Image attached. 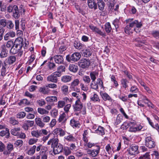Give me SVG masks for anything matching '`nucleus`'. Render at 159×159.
<instances>
[{
	"mask_svg": "<svg viewBox=\"0 0 159 159\" xmlns=\"http://www.w3.org/2000/svg\"><path fill=\"white\" fill-rule=\"evenodd\" d=\"M66 104L65 101H59L58 102L57 108H60L64 107Z\"/></svg>",
	"mask_w": 159,
	"mask_h": 159,
	"instance_id": "62",
	"label": "nucleus"
},
{
	"mask_svg": "<svg viewBox=\"0 0 159 159\" xmlns=\"http://www.w3.org/2000/svg\"><path fill=\"white\" fill-rule=\"evenodd\" d=\"M47 134L48 132L47 130L45 129L33 130L31 132L32 135L33 137L36 138H39L44 135H47Z\"/></svg>",
	"mask_w": 159,
	"mask_h": 159,
	"instance_id": "5",
	"label": "nucleus"
},
{
	"mask_svg": "<svg viewBox=\"0 0 159 159\" xmlns=\"http://www.w3.org/2000/svg\"><path fill=\"white\" fill-rule=\"evenodd\" d=\"M10 52L13 54H16L18 53V57H21L23 54V51L22 50V49L18 46L14 44L13 46L11 47Z\"/></svg>",
	"mask_w": 159,
	"mask_h": 159,
	"instance_id": "6",
	"label": "nucleus"
},
{
	"mask_svg": "<svg viewBox=\"0 0 159 159\" xmlns=\"http://www.w3.org/2000/svg\"><path fill=\"white\" fill-rule=\"evenodd\" d=\"M81 53L83 56L85 57H88L91 56L92 52L90 48H87L82 50Z\"/></svg>",
	"mask_w": 159,
	"mask_h": 159,
	"instance_id": "18",
	"label": "nucleus"
},
{
	"mask_svg": "<svg viewBox=\"0 0 159 159\" xmlns=\"http://www.w3.org/2000/svg\"><path fill=\"white\" fill-rule=\"evenodd\" d=\"M64 138L66 140L69 141H75L76 140L75 138L73 137V135L70 134H69L68 136H65Z\"/></svg>",
	"mask_w": 159,
	"mask_h": 159,
	"instance_id": "42",
	"label": "nucleus"
},
{
	"mask_svg": "<svg viewBox=\"0 0 159 159\" xmlns=\"http://www.w3.org/2000/svg\"><path fill=\"white\" fill-rule=\"evenodd\" d=\"M88 4L90 8L93 9L95 10L97 8V3L95 0H88Z\"/></svg>",
	"mask_w": 159,
	"mask_h": 159,
	"instance_id": "19",
	"label": "nucleus"
},
{
	"mask_svg": "<svg viewBox=\"0 0 159 159\" xmlns=\"http://www.w3.org/2000/svg\"><path fill=\"white\" fill-rule=\"evenodd\" d=\"M96 148L94 149H88L87 151V154L90 157H97L100 152V147L99 145L96 146Z\"/></svg>",
	"mask_w": 159,
	"mask_h": 159,
	"instance_id": "4",
	"label": "nucleus"
},
{
	"mask_svg": "<svg viewBox=\"0 0 159 159\" xmlns=\"http://www.w3.org/2000/svg\"><path fill=\"white\" fill-rule=\"evenodd\" d=\"M12 13V16L16 19H18L20 17V15L18 8L15 11Z\"/></svg>",
	"mask_w": 159,
	"mask_h": 159,
	"instance_id": "49",
	"label": "nucleus"
},
{
	"mask_svg": "<svg viewBox=\"0 0 159 159\" xmlns=\"http://www.w3.org/2000/svg\"><path fill=\"white\" fill-rule=\"evenodd\" d=\"M39 91L40 92L43 93V94H47L49 93V91L48 88H46L45 87H41L39 88Z\"/></svg>",
	"mask_w": 159,
	"mask_h": 159,
	"instance_id": "61",
	"label": "nucleus"
},
{
	"mask_svg": "<svg viewBox=\"0 0 159 159\" xmlns=\"http://www.w3.org/2000/svg\"><path fill=\"white\" fill-rule=\"evenodd\" d=\"M38 112L41 115L47 114L48 113V111L44 108H39L38 110Z\"/></svg>",
	"mask_w": 159,
	"mask_h": 159,
	"instance_id": "48",
	"label": "nucleus"
},
{
	"mask_svg": "<svg viewBox=\"0 0 159 159\" xmlns=\"http://www.w3.org/2000/svg\"><path fill=\"white\" fill-rule=\"evenodd\" d=\"M47 67L49 70H53L56 68V65L53 62H48L47 63Z\"/></svg>",
	"mask_w": 159,
	"mask_h": 159,
	"instance_id": "40",
	"label": "nucleus"
},
{
	"mask_svg": "<svg viewBox=\"0 0 159 159\" xmlns=\"http://www.w3.org/2000/svg\"><path fill=\"white\" fill-rule=\"evenodd\" d=\"M120 21L119 19L116 18L112 22V24L114 25L116 31L119 27Z\"/></svg>",
	"mask_w": 159,
	"mask_h": 159,
	"instance_id": "47",
	"label": "nucleus"
},
{
	"mask_svg": "<svg viewBox=\"0 0 159 159\" xmlns=\"http://www.w3.org/2000/svg\"><path fill=\"white\" fill-rule=\"evenodd\" d=\"M90 132V130L89 129L85 130L84 131V133L82 135L83 137L82 139L83 141H85V140L88 139L89 135Z\"/></svg>",
	"mask_w": 159,
	"mask_h": 159,
	"instance_id": "36",
	"label": "nucleus"
},
{
	"mask_svg": "<svg viewBox=\"0 0 159 159\" xmlns=\"http://www.w3.org/2000/svg\"><path fill=\"white\" fill-rule=\"evenodd\" d=\"M65 67L64 66L61 65L58 66L57 69V70L55 72L59 77L61 76L62 73L65 71Z\"/></svg>",
	"mask_w": 159,
	"mask_h": 159,
	"instance_id": "25",
	"label": "nucleus"
},
{
	"mask_svg": "<svg viewBox=\"0 0 159 159\" xmlns=\"http://www.w3.org/2000/svg\"><path fill=\"white\" fill-rule=\"evenodd\" d=\"M18 104L20 106H21L23 105H28L30 104V102L26 99H23L20 101V102L18 103Z\"/></svg>",
	"mask_w": 159,
	"mask_h": 159,
	"instance_id": "41",
	"label": "nucleus"
},
{
	"mask_svg": "<svg viewBox=\"0 0 159 159\" xmlns=\"http://www.w3.org/2000/svg\"><path fill=\"white\" fill-rule=\"evenodd\" d=\"M126 22L130 25L132 28H136L138 29L142 26V23L141 22H139L138 20L133 21V19H129L126 20Z\"/></svg>",
	"mask_w": 159,
	"mask_h": 159,
	"instance_id": "3",
	"label": "nucleus"
},
{
	"mask_svg": "<svg viewBox=\"0 0 159 159\" xmlns=\"http://www.w3.org/2000/svg\"><path fill=\"white\" fill-rule=\"evenodd\" d=\"M98 73L95 71L91 72L90 73V75L92 80V82H94L96 79V75Z\"/></svg>",
	"mask_w": 159,
	"mask_h": 159,
	"instance_id": "51",
	"label": "nucleus"
},
{
	"mask_svg": "<svg viewBox=\"0 0 159 159\" xmlns=\"http://www.w3.org/2000/svg\"><path fill=\"white\" fill-rule=\"evenodd\" d=\"M81 57L80 54L78 52H75L71 55H68L66 56V60L69 62H76L79 61Z\"/></svg>",
	"mask_w": 159,
	"mask_h": 159,
	"instance_id": "1",
	"label": "nucleus"
},
{
	"mask_svg": "<svg viewBox=\"0 0 159 159\" xmlns=\"http://www.w3.org/2000/svg\"><path fill=\"white\" fill-rule=\"evenodd\" d=\"M145 140V145L149 148H153L155 146V142L151 137H147Z\"/></svg>",
	"mask_w": 159,
	"mask_h": 159,
	"instance_id": "7",
	"label": "nucleus"
},
{
	"mask_svg": "<svg viewBox=\"0 0 159 159\" xmlns=\"http://www.w3.org/2000/svg\"><path fill=\"white\" fill-rule=\"evenodd\" d=\"M36 148L35 145L33 146L28 152V154L30 155H33L35 152Z\"/></svg>",
	"mask_w": 159,
	"mask_h": 159,
	"instance_id": "60",
	"label": "nucleus"
},
{
	"mask_svg": "<svg viewBox=\"0 0 159 159\" xmlns=\"http://www.w3.org/2000/svg\"><path fill=\"white\" fill-rule=\"evenodd\" d=\"M111 80L113 82V85L116 87H117L119 84L117 81L116 80V77L114 75H112L111 77Z\"/></svg>",
	"mask_w": 159,
	"mask_h": 159,
	"instance_id": "54",
	"label": "nucleus"
},
{
	"mask_svg": "<svg viewBox=\"0 0 159 159\" xmlns=\"http://www.w3.org/2000/svg\"><path fill=\"white\" fill-rule=\"evenodd\" d=\"M61 90L62 93L65 95L68 94V87L66 85H64L61 87Z\"/></svg>",
	"mask_w": 159,
	"mask_h": 159,
	"instance_id": "45",
	"label": "nucleus"
},
{
	"mask_svg": "<svg viewBox=\"0 0 159 159\" xmlns=\"http://www.w3.org/2000/svg\"><path fill=\"white\" fill-rule=\"evenodd\" d=\"M35 59V55L33 53L29 57V60L27 61V63L29 65H30L33 62Z\"/></svg>",
	"mask_w": 159,
	"mask_h": 159,
	"instance_id": "50",
	"label": "nucleus"
},
{
	"mask_svg": "<svg viewBox=\"0 0 159 159\" xmlns=\"http://www.w3.org/2000/svg\"><path fill=\"white\" fill-rule=\"evenodd\" d=\"M9 122L13 125H17L18 123V122L13 117H11L9 118Z\"/></svg>",
	"mask_w": 159,
	"mask_h": 159,
	"instance_id": "59",
	"label": "nucleus"
},
{
	"mask_svg": "<svg viewBox=\"0 0 159 159\" xmlns=\"http://www.w3.org/2000/svg\"><path fill=\"white\" fill-rule=\"evenodd\" d=\"M26 114L25 112H20L16 114V117L17 118L22 119L24 118L26 116Z\"/></svg>",
	"mask_w": 159,
	"mask_h": 159,
	"instance_id": "56",
	"label": "nucleus"
},
{
	"mask_svg": "<svg viewBox=\"0 0 159 159\" xmlns=\"http://www.w3.org/2000/svg\"><path fill=\"white\" fill-rule=\"evenodd\" d=\"M72 79L71 76L69 75H64L61 77V80L64 83L70 82Z\"/></svg>",
	"mask_w": 159,
	"mask_h": 159,
	"instance_id": "38",
	"label": "nucleus"
},
{
	"mask_svg": "<svg viewBox=\"0 0 159 159\" xmlns=\"http://www.w3.org/2000/svg\"><path fill=\"white\" fill-rule=\"evenodd\" d=\"M97 6L99 9L102 11H103L105 9V4L102 0H99L97 2Z\"/></svg>",
	"mask_w": 159,
	"mask_h": 159,
	"instance_id": "23",
	"label": "nucleus"
},
{
	"mask_svg": "<svg viewBox=\"0 0 159 159\" xmlns=\"http://www.w3.org/2000/svg\"><path fill=\"white\" fill-rule=\"evenodd\" d=\"M64 153L66 156H68L70 154L71 152L69 148L68 147H65L63 148Z\"/></svg>",
	"mask_w": 159,
	"mask_h": 159,
	"instance_id": "55",
	"label": "nucleus"
},
{
	"mask_svg": "<svg viewBox=\"0 0 159 159\" xmlns=\"http://www.w3.org/2000/svg\"><path fill=\"white\" fill-rule=\"evenodd\" d=\"M52 58L54 61L57 64H61L63 63L64 59L61 55H55L52 57Z\"/></svg>",
	"mask_w": 159,
	"mask_h": 159,
	"instance_id": "13",
	"label": "nucleus"
},
{
	"mask_svg": "<svg viewBox=\"0 0 159 159\" xmlns=\"http://www.w3.org/2000/svg\"><path fill=\"white\" fill-rule=\"evenodd\" d=\"M51 113L52 116L54 118H56L58 115V110L55 109H54L51 111Z\"/></svg>",
	"mask_w": 159,
	"mask_h": 159,
	"instance_id": "63",
	"label": "nucleus"
},
{
	"mask_svg": "<svg viewBox=\"0 0 159 159\" xmlns=\"http://www.w3.org/2000/svg\"><path fill=\"white\" fill-rule=\"evenodd\" d=\"M135 31L137 33H139L140 31L138 29H136V28H134L133 29L130 26V25L128 24L125 28V32L127 34H132L134 31Z\"/></svg>",
	"mask_w": 159,
	"mask_h": 159,
	"instance_id": "11",
	"label": "nucleus"
},
{
	"mask_svg": "<svg viewBox=\"0 0 159 159\" xmlns=\"http://www.w3.org/2000/svg\"><path fill=\"white\" fill-rule=\"evenodd\" d=\"M23 142L21 140H16L14 143V145L16 147L19 146L20 147L22 146Z\"/></svg>",
	"mask_w": 159,
	"mask_h": 159,
	"instance_id": "64",
	"label": "nucleus"
},
{
	"mask_svg": "<svg viewBox=\"0 0 159 159\" xmlns=\"http://www.w3.org/2000/svg\"><path fill=\"white\" fill-rule=\"evenodd\" d=\"M129 90L131 93H136L139 92V90L137 86H133L131 87Z\"/></svg>",
	"mask_w": 159,
	"mask_h": 159,
	"instance_id": "58",
	"label": "nucleus"
},
{
	"mask_svg": "<svg viewBox=\"0 0 159 159\" xmlns=\"http://www.w3.org/2000/svg\"><path fill=\"white\" fill-rule=\"evenodd\" d=\"M100 94L104 101L108 100L111 102L112 101V99L107 93L101 92Z\"/></svg>",
	"mask_w": 159,
	"mask_h": 159,
	"instance_id": "26",
	"label": "nucleus"
},
{
	"mask_svg": "<svg viewBox=\"0 0 159 159\" xmlns=\"http://www.w3.org/2000/svg\"><path fill=\"white\" fill-rule=\"evenodd\" d=\"M90 99L91 101L93 102H100V101L98 95L95 93L93 95H91Z\"/></svg>",
	"mask_w": 159,
	"mask_h": 159,
	"instance_id": "32",
	"label": "nucleus"
},
{
	"mask_svg": "<svg viewBox=\"0 0 159 159\" xmlns=\"http://www.w3.org/2000/svg\"><path fill=\"white\" fill-rule=\"evenodd\" d=\"M53 132L57 135L63 136L65 134V132L61 128H58L55 129Z\"/></svg>",
	"mask_w": 159,
	"mask_h": 159,
	"instance_id": "22",
	"label": "nucleus"
},
{
	"mask_svg": "<svg viewBox=\"0 0 159 159\" xmlns=\"http://www.w3.org/2000/svg\"><path fill=\"white\" fill-rule=\"evenodd\" d=\"M10 133L9 129L6 128L5 130H2L0 132V136L3 137L6 135L5 137L7 139L10 137Z\"/></svg>",
	"mask_w": 159,
	"mask_h": 159,
	"instance_id": "27",
	"label": "nucleus"
},
{
	"mask_svg": "<svg viewBox=\"0 0 159 159\" xmlns=\"http://www.w3.org/2000/svg\"><path fill=\"white\" fill-rule=\"evenodd\" d=\"M138 159H151L150 155L148 152H146L145 154L142 155Z\"/></svg>",
	"mask_w": 159,
	"mask_h": 159,
	"instance_id": "53",
	"label": "nucleus"
},
{
	"mask_svg": "<svg viewBox=\"0 0 159 159\" xmlns=\"http://www.w3.org/2000/svg\"><path fill=\"white\" fill-rule=\"evenodd\" d=\"M15 29L17 30V35L19 37H22L23 35V32L19 30V21L18 20L15 21Z\"/></svg>",
	"mask_w": 159,
	"mask_h": 159,
	"instance_id": "16",
	"label": "nucleus"
},
{
	"mask_svg": "<svg viewBox=\"0 0 159 159\" xmlns=\"http://www.w3.org/2000/svg\"><path fill=\"white\" fill-rule=\"evenodd\" d=\"M67 120V117L65 113L63 112L62 114L60 115L59 118L58 120L59 122H62V123L65 122Z\"/></svg>",
	"mask_w": 159,
	"mask_h": 159,
	"instance_id": "30",
	"label": "nucleus"
},
{
	"mask_svg": "<svg viewBox=\"0 0 159 159\" xmlns=\"http://www.w3.org/2000/svg\"><path fill=\"white\" fill-rule=\"evenodd\" d=\"M58 140H55L53 142L52 145L53 146L52 148L53 149V152L56 155L62 152L63 150V146L60 143H58Z\"/></svg>",
	"mask_w": 159,
	"mask_h": 159,
	"instance_id": "2",
	"label": "nucleus"
},
{
	"mask_svg": "<svg viewBox=\"0 0 159 159\" xmlns=\"http://www.w3.org/2000/svg\"><path fill=\"white\" fill-rule=\"evenodd\" d=\"M48 148L42 145L41 150L40 151V154L42 155L41 159H47L48 152Z\"/></svg>",
	"mask_w": 159,
	"mask_h": 159,
	"instance_id": "15",
	"label": "nucleus"
},
{
	"mask_svg": "<svg viewBox=\"0 0 159 159\" xmlns=\"http://www.w3.org/2000/svg\"><path fill=\"white\" fill-rule=\"evenodd\" d=\"M18 8V7L16 5H10L7 7V11L9 13H13Z\"/></svg>",
	"mask_w": 159,
	"mask_h": 159,
	"instance_id": "35",
	"label": "nucleus"
},
{
	"mask_svg": "<svg viewBox=\"0 0 159 159\" xmlns=\"http://www.w3.org/2000/svg\"><path fill=\"white\" fill-rule=\"evenodd\" d=\"M134 41L135 45L137 47H142L145 44V43L142 42L139 39H135Z\"/></svg>",
	"mask_w": 159,
	"mask_h": 159,
	"instance_id": "39",
	"label": "nucleus"
},
{
	"mask_svg": "<svg viewBox=\"0 0 159 159\" xmlns=\"http://www.w3.org/2000/svg\"><path fill=\"white\" fill-rule=\"evenodd\" d=\"M14 45L18 46L19 48L22 49L24 46L23 38L22 37L17 38L14 42Z\"/></svg>",
	"mask_w": 159,
	"mask_h": 159,
	"instance_id": "14",
	"label": "nucleus"
},
{
	"mask_svg": "<svg viewBox=\"0 0 159 159\" xmlns=\"http://www.w3.org/2000/svg\"><path fill=\"white\" fill-rule=\"evenodd\" d=\"M95 133L101 135H102L105 134L104 128L103 127L99 126L98 129L95 130Z\"/></svg>",
	"mask_w": 159,
	"mask_h": 159,
	"instance_id": "34",
	"label": "nucleus"
},
{
	"mask_svg": "<svg viewBox=\"0 0 159 159\" xmlns=\"http://www.w3.org/2000/svg\"><path fill=\"white\" fill-rule=\"evenodd\" d=\"M134 122H130L128 123L127 122H124L122 125L124 129H127L130 126L134 124Z\"/></svg>",
	"mask_w": 159,
	"mask_h": 159,
	"instance_id": "52",
	"label": "nucleus"
},
{
	"mask_svg": "<svg viewBox=\"0 0 159 159\" xmlns=\"http://www.w3.org/2000/svg\"><path fill=\"white\" fill-rule=\"evenodd\" d=\"M41 119L43 121L44 123H48L49 122L50 118L47 116H43L41 117Z\"/></svg>",
	"mask_w": 159,
	"mask_h": 159,
	"instance_id": "57",
	"label": "nucleus"
},
{
	"mask_svg": "<svg viewBox=\"0 0 159 159\" xmlns=\"http://www.w3.org/2000/svg\"><path fill=\"white\" fill-rule=\"evenodd\" d=\"M1 48L2 49L0 54V57L1 58L6 57L7 56L8 51L6 49L5 45L2 46Z\"/></svg>",
	"mask_w": 159,
	"mask_h": 159,
	"instance_id": "20",
	"label": "nucleus"
},
{
	"mask_svg": "<svg viewBox=\"0 0 159 159\" xmlns=\"http://www.w3.org/2000/svg\"><path fill=\"white\" fill-rule=\"evenodd\" d=\"M151 34L156 39H159V30H153L152 31Z\"/></svg>",
	"mask_w": 159,
	"mask_h": 159,
	"instance_id": "46",
	"label": "nucleus"
},
{
	"mask_svg": "<svg viewBox=\"0 0 159 159\" xmlns=\"http://www.w3.org/2000/svg\"><path fill=\"white\" fill-rule=\"evenodd\" d=\"M60 77L59 75L54 72L47 77V80L50 82L57 83L58 81L57 77Z\"/></svg>",
	"mask_w": 159,
	"mask_h": 159,
	"instance_id": "10",
	"label": "nucleus"
},
{
	"mask_svg": "<svg viewBox=\"0 0 159 159\" xmlns=\"http://www.w3.org/2000/svg\"><path fill=\"white\" fill-rule=\"evenodd\" d=\"M90 64V61L86 58L81 59L79 62V66L83 68H87Z\"/></svg>",
	"mask_w": 159,
	"mask_h": 159,
	"instance_id": "9",
	"label": "nucleus"
},
{
	"mask_svg": "<svg viewBox=\"0 0 159 159\" xmlns=\"http://www.w3.org/2000/svg\"><path fill=\"white\" fill-rule=\"evenodd\" d=\"M84 147H87L89 148H91L93 146L96 147L97 145L95 143H92L91 142H89V139L84 141Z\"/></svg>",
	"mask_w": 159,
	"mask_h": 159,
	"instance_id": "29",
	"label": "nucleus"
},
{
	"mask_svg": "<svg viewBox=\"0 0 159 159\" xmlns=\"http://www.w3.org/2000/svg\"><path fill=\"white\" fill-rule=\"evenodd\" d=\"M35 122L36 125L40 128L43 127L45 125L42 120V119L39 118H36L35 119Z\"/></svg>",
	"mask_w": 159,
	"mask_h": 159,
	"instance_id": "31",
	"label": "nucleus"
},
{
	"mask_svg": "<svg viewBox=\"0 0 159 159\" xmlns=\"http://www.w3.org/2000/svg\"><path fill=\"white\" fill-rule=\"evenodd\" d=\"M138 146L135 144L131 145L128 149L127 151L129 154L130 155H134L138 153Z\"/></svg>",
	"mask_w": 159,
	"mask_h": 159,
	"instance_id": "8",
	"label": "nucleus"
},
{
	"mask_svg": "<svg viewBox=\"0 0 159 159\" xmlns=\"http://www.w3.org/2000/svg\"><path fill=\"white\" fill-rule=\"evenodd\" d=\"M105 31L107 33H110L112 30V28L109 22H107L105 24Z\"/></svg>",
	"mask_w": 159,
	"mask_h": 159,
	"instance_id": "44",
	"label": "nucleus"
},
{
	"mask_svg": "<svg viewBox=\"0 0 159 159\" xmlns=\"http://www.w3.org/2000/svg\"><path fill=\"white\" fill-rule=\"evenodd\" d=\"M121 82L122 85L124 88L126 89L128 87V84L129 83V82L126 79H122Z\"/></svg>",
	"mask_w": 159,
	"mask_h": 159,
	"instance_id": "43",
	"label": "nucleus"
},
{
	"mask_svg": "<svg viewBox=\"0 0 159 159\" xmlns=\"http://www.w3.org/2000/svg\"><path fill=\"white\" fill-rule=\"evenodd\" d=\"M74 46L76 49L80 50L84 48L85 45L80 43V41L75 40L74 42Z\"/></svg>",
	"mask_w": 159,
	"mask_h": 159,
	"instance_id": "21",
	"label": "nucleus"
},
{
	"mask_svg": "<svg viewBox=\"0 0 159 159\" xmlns=\"http://www.w3.org/2000/svg\"><path fill=\"white\" fill-rule=\"evenodd\" d=\"M16 56H11L6 59L4 61V64L6 66V63L9 65L12 64L16 61Z\"/></svg>",
	"mask_w": 159,
	"mask_h": 159,
	"instance_id": "12",
	"label": "nucleus"
},
{
	"mask_svg": "<svg viewBox=\"0 0 159 159\" xmlns=\"http://www.w3.org/2000/svg\"><path fill=\"white\" fill-rule=\"evenodd\" d=\"M78 69V66L76 65L70 64L69 65V70L75 73L77 72Z\"/></svg>",
	"mask_w": 159,
	"mask_h": 159,
	"instance_id": "33",
	"label": "nucleus"
},
{
	"mask_svg": "<svg viewBox=\"0 0 159 159\" xmlns=\"http://www.w3.org/2000/svg\"><path fill=\"white\" fill-rule=\"evenodd\" d=\"M21 130V129L20 127L15 128L12 129L11 130V134L16 136H18L20 134V132Z\"/></svg>",
	"mask_w": 159,
	"mask_h": 159,
	"instance_id": "28",
	"label": "nucleus"
},
{
	"mask_svg": "<svg viewBox=\"0 0 159 159\" xmlns=\"http://www.w3.org/2000/svg\"><path fill=\"white\" fill-rule=\"evenodd\" d=\"M74 109L76 111H80L82 108L83 105L82 103L80 101L79 99L75 102V104L73 105Z\"/></svg>",
	"mask_w": 159,
	"mask_h": 159,
	"instance_id": "17",
	"label": "nucleus"
},
{
	"mask_svg": "<svg viewBox=\"0 0 159 159\" xmlns=\"http://www.w3.org/2000/svg\"><path fill=\"white\" fill-rule=\"evenodd\" d=\"M46 100L49 102H54L57 101V98L55 96H48L46 98Z\"/></svg>",
	"mask_w": 159,
	"mask_h": 159,
	"instance_id": "37",
	"label": "nucleus"
},
{
	"mask_svg": "<svg viewBox=\"0 0 159 159\" xmlns=\"http://www.w3.org/2000/svg\"><path fill=\"white\" fill-rule=\"evenodd\" d=\"M70 125L74 128H79L80 126V124L79 121L76 120L74 119L70 120Z\"/></svg>",
	"mask_w": 159,
	"mask_h": 159,
	"instance_id": "24",
	"label": "nucleus"
}]
</instances>
